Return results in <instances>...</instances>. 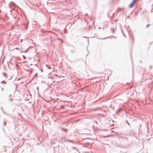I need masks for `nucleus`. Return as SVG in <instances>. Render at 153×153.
<instances>
[{
    "mask_svg": "<svg viewBox=\"0 0 153 153\" xmlns=\"http://www.w3.org/2000/svg\"><path fill=\"white\" fill-rule=\"evenodd\" d=\"M136 2V0H133L131 3L129 5V7L130 8H131L133 7L134 5Z\"/></svg>",
    "mask_w": 153,
    "mask_h": 153,
    "instance_id": "obj_1",
    "label": "nucleus"
},
{
    "mask_svg": "<svg viewBox=\"0 0 153 153\" xmlns=\"http://www.w3.org/2000/svg\"><path fill=\"white\" fill-rule=\"evenodd\" d=\"M23 57H24V58L25 59V56H23Z\"/></svg>",
    "mask_w": 153,
    "mask_h": 153,
    "instance_id": "obj_4",
    "label": "nucleus"
},
{
    "mask_svg": "<svg viewBox=\"0 0 153 153\" xmlns=\"http://www.w3.org/2000/svg\"><path fill=\"white\" fill-rule=\"evenodd\" d=\"M150 26V25L149 24H148V25H147L146 26V27L147 28H148V27L149 26Z\"/></svg>",
    "mask_w": 153,
    "mask_h": 153,
    "instance_id": "obj_2",
    "label": "nucleus"
},
{
    "mask_svg": "<svg viewBox=\"0 0 153 153\" xmlns=\"http://www.w3.org/2000/svg\"><path fill=\"white\" fill-rule=\"evenodd\" d=\"M3 74H4V76H6V74H5L4 73Z\"/></svg>",
    "mask_w": 153,
    "mask_h": 153,
    "instance_id": "obj_3",
    "label": "nucleus"
}]
</instances>
